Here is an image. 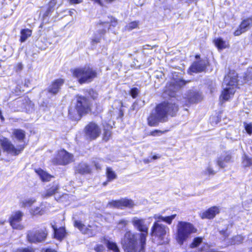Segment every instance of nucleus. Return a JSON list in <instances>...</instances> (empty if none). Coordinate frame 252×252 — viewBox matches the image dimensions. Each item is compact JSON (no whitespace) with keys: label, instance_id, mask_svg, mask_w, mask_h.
I'll return each mask as SVG.
<instances>
[{"label":"nucleus","instance_id":"nucleus-1","mask_svg":"<svg viewBox=\"0 0 252 252\" xmlns=\"http://www.w3.org/2000/svg\"><path fill=\"white\" fill-rule=\"evenodd\" d=\"M131 222L141 233H132L127 231V252H144L148 227L145 220L134 217Z\"/></svg>","mask_w":252,"mask_h":252},{"label":"nucleus","instance_id":"nucleus-2","mask_svg":"<svg viewBox=\"0 0 252 252\" xmlns=\"http://www.w3.org/2000/svg\"><path fill=\"white\" fill-rule=\"evenodd\" d=\"M178 110V106L172 100L165 101L157 105L148 118L150 126H157L159 123L167 121L169 116H174Z\"/></svg>","mask_w":252,"mask_h":252},{"label":"nucleus","instance_id":"nucleus-3","mask_svg":"<svg viewBox=\"0 0 252 252\" xmlns=\"http://www.w3.org/2000/svg\"><path fill=\"white\" fill-rule=\"evenodd\" d=\"M237 73L234 71H230L224 78L222 83L223 91L221 98L224 100H227L234 94L237 86Z\"/></svg>","mask_w":252,"mask_h":252},{"label":"nucleus","instance_id":"nucleus-4","mask_svg":"<svg viewBox=\"0 0 252 252\" xmlns=\"http://www.w3.org/2000/svg\"><path fill=\"white\" fill-rule=\"evenodd\" d=\"M72 74L80 84L91 82L97 76L96 71L89 65L74 69Z\"/></svg>","mask_w":252,"mask_h":252},{"label":"nucleus","instance_id":"nucleus-5","mask_svg":"<svg viewBox=\"0 0 252 252\" xmlns=\"http://www.w3.org/2000/svg\"><path fill=\"white\" fill-rule=\"evenodd\" d=\"M196 229L190 223L179 221L177 226L176 239L180 245L183 244L192 233H195Z\"/></svg>","mask_w":252,"mask_h":252},{"label":"nucleus","instance_id":"nucleus-6","mask_svg":"<svg viewBox=\"0 0 252 252\" xmlns=\"http://www.w3.org/2000/svg\"><path fill=\"white\" fill-rule=\"evenodd\" d=\"M151 235L153 236L157 237L160 244L168 243V234L169 232V228L163 224L155 222L151 228Z\"/></svg>","mask_w":252,"mask_h":252},{"label":"nucleus","instance_id":"nucleus-7","mask_svg":"<svg viewBox=\"0 0 252 252\" xmlns=\"http://www.w3.org/2000/svg\"><path fill=\"white\" fill-rule=\"evenodd\" d=\"M0 144L3 151L13 156L18 155L25 148L24 144H20L15 147L8 138L3 137L0 139Z\"/></svg>","mask_w":252,"mask_h":252},{"label":"nucleus","instance_id":"nucleus-8","mask_svg":"<svg viewBox=\"0 0 252 252\" xmlns=\"http://www.w3.org/2000/svg\"><path fill=\"white\" fill-rule=\"evenodd\" d=\"M47 235V232L45 229H33L28 232L27 238L30 243H37L44 241Z\"/></svg>","mask_w":252,"mask_h":252},{"label":"nucleus","instance_id":"nucleus-9","mask_svg":"<svg viewBox=\"0 0 252 252\" xmlns=\"http://www.w3.org/2000/svg\"><path fill=\"white\" fill-rule=\"evenodd\" d=\"M74 226L78 228L82 233L87 235L89 237L95 235L98 232V227L95 225H88L86 226L80 221L76 220Z\"/></svg>","mask_w":252,"mask_h":252},{"label":"nucleus","instance_id":"nucleus-10","mask_svg":"<svg viewBox=\"0 0 252 252\" xmlns=\"http://www.w3.org/2000/svg\"><path fill=\"white\" fill-rule=\"evenodd\" d=\"M187 82L181 79H174L169 84H167L165 93L170 96H174V93L184 86Z\"/></svg>","mask_w":252,"mask_h":252},{"label":"nucleus","instance_id":"nucleus-11","mask_svg":"<svg viewBox=\"0 0 252 252\" xmlns=\"http://www.w3.org/2000/svg\"><path fill=\"white\" fill-rule=\"evenodd\" d=\"M75 109L79 115L88 113L90 110V102L88 99L84 96H77Z\"/></svg>","mask_w":252,"mask_h":252},{"label":"nucleus","instance_id":"nucleus-12","mask_svg":"<svg viewBox=\"0 0 252 252\" xmlns=\"http://www.w3.org/2000/svg\"><path fill=\"white\" fill-rule=\"evenodd\" d=\"M72 158L73 156L71 154L63 150L59 152L53 162L54 164L65 165L72 161Z\"/></svg>","mask_w":252,"mask_h":252},{"label":"nucleus","instance_id":"nucleus-13","mask_svg":"<svg viewBox=\"0 0 252 252\" xmlns=\"http://www.w3.org/2000/svg\"><path fill=\"white\" fill-rule=\"evenodd\" d=\"M100 133V128L95 123H90L85 127L86 136L91 140L97 138Z\"/></svg>","mask_w":252,"mask_h":252},{"label":"nucleus","instance_id":"nucleus-14","mask_svg":"<svg viewBox=\"0 0 252 252\" xmlns=\"http://www.w3.org/2000/svg\"><path fill=\"white\" fill-rule=\"evenodd\" d=\"M23 215V213L20 211H17L12 213L10 217L9 222L13 228L17 229L23 228V226L21 224Z\"/></svg>","mask_w":252,"mask_h":252},{"label":"nucleus","instance_id":"nucleus-15","mask_svg":"<svg viewBox=\"0 0 252 252\" xmlns=\"http://www.w3.org/2000/svg\"><path fill=\"white\" fill-rule=\"evenodd\" d=\"M185 99H186V105H190L197 103L202 99V94L199 92L194 90H190L186 94Z\"/></svg>","mask_w":252,"mask_h":252},{"label":"nucleus","instance_id":"nucleus-16","mask_svg":"<svg viewBox=\"0 0 252 252\" xmlns=\"http://www.w3.org/2000/svg\"><path fill=\"white\" fill-rule=\"evenodd\" d=\"M252 26V17L244 20L241 23L239 27L234 32L235 36L240 35L242 33L247 31Z\"/></svg>","mask_w":252,"mask_h":252},{"label":"nucleus","instance_id":"nucleus-17","mask_svg":"<svg viewBox=\"0 0 252 252\" xmlns=\"http://www.w3.org/2000/svg\"><path fill=\"white\" fill-rule=\"evenodd\" d=\"M64 81L58 79L53 81L47 89V92L53 95L56 94L60 91L61 86L63 84Z\"/></svg>","mask_w":252,"mask_h":252},{"label":"nucleus","instance_id":"nucleus-18","mask_svg":"<svg viewBox=\"0 0 252 252\" xmlns=\"http://www.w3.org/2000/svg\"><path fill=\"white\" fill-rule=\"evenodd\" d=\"M231 158L232 157L229 153H224L218 157L217 159V164L220 168H224L227 164L231 161Z\"/></svg>","mask_w":252,"mask_h":252},{"label":"nucleus","instance_id":"nucleus-19","mask_svg":"<svg viewBox=\"0 0 252 252\" xmlns=\"http://www.w3.org/2000/svg\"><path fill=\"white\" fill-rule=\"evenodd\" d=\"M219 212V208L216 206H214L200 214V217L203 219H211L214 218Z\"/></svg>","mask_w":252,"mask_h":252},{"label":"nucleus","instance_id":"nucleus-20","mask_svg":"<svg viewBox=\"0 0 252 252\" xmlns=\"http://www.w3.org/2000/svg\"><path fill=\"white\" fill-rule=\"evenodd\" d=\"M108 20L99 23V28L100 29L101 26H104V28L101 30V33L103 34L107 31L109 29V27L112 26L115 27L117 24V21L116 19L112 17H108Z\"/></svg>","mask_w":252,"mask_h":252},{"label":"nucleus","instance_id":"nucleus-21","mask_svg":"<svg viewBox=\"0 0 252 252\" xmlns=\"http://www.w3.org/2000/svg\"><path fill=\"white\" fill-rule=\"evenodd\" d=\"M205 64L203 61H200L194 62L190 67L189 70L194 73L200 72L204 70Z\"/></svg>","mask_w":252,"mask_h":252},{"label":"nucleus","instance_id":"nucleus-22","mask_svg":"<svg viewBox=\"0 0 252 252\" xmlns=\"http://www.w3.org/2000/svg\"><path fill=\"white\" fill-rule=\"evenodd\" d=\"M91 172V168L86 163H80L75 167V173L81 174H89Z\"/></svg>","mask_w":252,"mask_h":252},{"label":"nucleus","instance_id":"nucleus-23","mask_svg":"<svg viewBox=\"0 0 252 252\" xmlns=\"http://www.w3.org/2000/svg\"><path fill=\"white\" fill-rule=\"evenodd\" d=\"M126 206V200L125 199L109 201L107 207L109 208H117L122 209Z\"/></svg>","mask_w":252,"mask_h":252},{"label":"nucleus","instance_id":"nucleus-24","mask_svg":"<svg viewBox=\"0 0 252 252\" xmlns=\"http://www.w3.org/2000/svg\"><path fill=\"white\" fill-rule=\"evenodd\" d=\"M214 42L216 46L218 48V50H221L229 47V43L228 42L223 40L221 38H218L214 40Z\"/></svg>","mask_w":252,"mask_h":252},{"label":"nucleus","instance_id":"nucleus-25","mask_svg":"<svg viewBox=\"0 0 252 252\" xmlns=\"http://www.w3.org/2000/svg\"><path fill=\"white\" fill-rule=\"evenodd\" d=\"M59 187L57 184H54L51 187L46 190L45 192L42 193L43 197H49L58 192Z\"/></svg>","mask_w":252,"mask_h":252},{"label":"nucleus","instance_id":"nucleus-26","mask_svg":"<svg viewBox=\"0 0 252 252\" xmlns=\"http://www.w3.org/2000/svg\"><path fill=\"white\" fill-rule=\"evenodd\" d=\"M57 4V0H51L48 4V7L47 10L43 14V17L45 19L46 17L50 15L54 10V7Z\"/></svg>","mask_w":252,"mask_h":252},{"label":"nucleus","instance_id":"nucleus-27","mask_svg":"<svg viewBox=\"0 0 252 252\" xmlns=\"http://www.w3.org/2000/svg\"><path fill=\"white\" fill-rule=\"evenodd\" d=\"M54 231L55 237L58 240H61L65 236V229L63 227H60L59 229H57L54 226L52 225Z\"/></svg>","mask_w":252,"mask_h":252},{"label":"nucleus","instance_id":"nucleus-28","mask_svg":"<svg viewBox=\"0 0 252 252\" xmlns=\"http://www.w3.org/2000/svg\"><path fill=\"white\" fill-rule=\"evenodd\" d=\"M104 244L108 249L112 250L114 252H119V249L115 243L104 238Z\"/></svg>","mask_w":252,"mask_h":252},{"label":"nucleus","instance_id":"nucleus-29","mask_svg":"<svg viewBox=\"0 0 252 252\" xmlns=\"http://www.w3.org/2000/svg\"><path fill=\"white\" fill-rule=\"evenodd\" d=\"M104 244L108 249L112 250L114 252H119V249L115 243L104 238Z\"/></svg>","mask_w":252,"mask_h":252},{"label":"nucleus","instance_id":"nucleus-30","mask_svg":"<svg viewBox=\"0 0 252 252\" xmlns=\"http://www.w3.org/2000/svg\"><path fill=\"white\" fill-rule=\"evenodd\" d=\"M13 134L19 141H23L25 138V132L20 129H13Z\"/></svg>","mask_w":252,"mask_h":252},{"label":"nucleus","instance_id":"nucleus-31","mask_svg":"<svg viewBox=\"0 0 252 252\" xmlns=\"http://www.w3.org/2000/svg\"><path fill=\"white\" fill-rule=\"evenodd\" d=\"M20 41L21 42H25L28 37H30L32 34V31L28 29H23L21 31Z\"/></svg>","mask_w":252,"mask_h":252},{"label":"nucleus","instance_id":"nucleus-32","mask_svg":"<svg viewBox=\"0 0 252 252\" xmlns=\"http://www.w3.org/2000/svg\"><path fill=\"white\" fill-rule=\"evenodd\" d=\"M36 172L43 181H49L52 177L50 175L42 169H38Z\"/></svg>","mask_w":252,"mask_h":252},{"label":"nucleus","instance_id":"nucleus-33","mask_svg":"<svg viewBox=\"0 0 252 252\" xmlns=\"http://www.w3.org/2000/svg\"><path fill=\"white\" fill-rule=\"evenodd\" d=\"M35 201L36 200L34 198L25 199L21 201L20 205L21 207H30Z\"/></svg>","mask_w":252,"mask_h":252},{"label":"nucleus","instance_id":"nucleus-34","mask_svg":"<svg viewBox=\"0 0 252 252\" xmlns=\"http://www.w3.org/2000/svg\"><path fill=\"white\" fill-rule=\"evenodd\" d=\"M106 175L108 181H111L112 180L116 179V174L115 172L113 171L111 168L107 167L106 169Z\"/></svg>","mask_w":252,"mask_h":252},{"label":"nucleus","instance_id":"nucleus-35","mask_svg":"<svg viewBox=\"0 0 252 252\" xmlns=\"http://www.w3.org/2000/svg\"><path fill=\"white\" fill-rule=\"evenodd\" d=\"M244 240V237L241 235H237L235 237H233L232 238L231 244L235 245V244H239L243 242Z\"/></svg>","mask_w":252,"mask_h":252},{"label":"nucleus","instance_id":"nucleus-36","mask_svg":"<svg viewBox=\"0 0 252 252\" xmlns=\"http://www.w3.org/2000/svg\"><path fill=\"white\" fill-rule=\"evenodd\" d=\"M242 164L245 167L252 165V158L245 156L243 158Z\"/></svg>","mask_w":252,"mask_h":252},{"label":"nucleus","instance_id":"nucleus-37","mask_svg":"<svg viewBox=\"0 0 252 252\" xmlns=\"http://www.w3.org/2000/svg\"><path fill=\"white\" fill-rule=\"evenodd\" d=\"M203 173L205 175H214L216 172L213 170L212 164L209 163L206 169L203 171Z\"/></svg>","mask_w":252,"mask_h":252},{"label":"nucleus","instance_id":"nucleus-38","mask_svg":"<svg viewBox=\"0 0 252 252\" xmlns=\"http://www.w3.org/2000/svg\"><path fill=\"white\" fill-rule=\"evenodd\" d=\"M30 213L33 215H41L43 214V211L40 207H36L34 209H32L30 210Z\"/></svg>","mask_w":252,"mask_h":252},{"label":"nucleus","instance_id":"nucleus-39","mask_svg":"<svg viewBox=\"0 0 252 252\" xmlns=\"http://www.w3.org/2000/svg\"><path fill=\"white\" fill-rule=\"evenodd\" d=\"M202 242V239L200 237L195 238L193 242L190 244V247L192 248L197 247Z\"/></svg>","mask_w":252,"mask_h":252},{"label":"nucleus","instance_id":"nucleus-40","mask_svg":"<svg viewBox=\"0 0 252 252\" xmlns=\"http://www.w3.org/2000/svg\"><path fill=\"white\" fill-rule=\"evenodd\" d=\"M111 135V132L110 129L104 128L103 133V140L107 141H108Z\"/></svg>","mask_w":252,"mask_h":252},{"label":"nucleus","instance_id":"nucleus-41","mask_svg":"<svg viewBox=\"0 0 252 252\" xmlns=\"http://www.w3.org/2000/svg\"><path fill=\"white\" fill-rule=\"evenodd\" d=\"M139 93V91L137 88H133L131 89L129 92L130 95L133 98H136Z\"/></svg>","mask_w":252,"mask_h":252},{"label":"nucleus","instance_id":"nucleus-42","mask_svg":"<svg viewBox=\"0 0 252 252\" xmlns=\"http://www.w3.org/2000/svg\"><path fill=\"white\" fill-rule=\"evenodd\" d=\"M176 216V215H172L170 216L164 217L163 221L170 224L171 223L172 220L175 219Z\"/></svg>","mask_w":252,"mask_h":252},{"label":"nucleus","instance_id":"nucleus-43","mask_svg":"<svg viewBox=\"0 0 252 252\" xmlns=\"http://www.w3.org/2000/svg\"><path fill=\"white\" fill-rule=\"evenodd\" d=\"M138 23L136 21L132 22L128 24L127 26V29L129 30H132L138 27Z\"/></svg>","mask_w":252,"mask_h":252},{"label":"nucleus","instance_id":"nucleus-44","mask_svg":"<svg viewBox=\"0 0 252 252\" xmlns=\"http://www.w3.org/2000/svg\"><path fill=\"white\" fill-rule=\"evenodd\" d=\"M244 126L245 127V129L247 132L249 133H252V124H247L245 123Z\"/></svg>","mask_w":252,"mask_h":252},{"label":"nucleus","instance_id":"nucleus-45","mask_svg":"<svg viewBox=\"0 0 252 252\" xmlns=\"http://www.w3.org/2000/svg\"><path fill=\"white\" fill-rule=\"evenodd\" d=\"M15 252H34L32 248L18 249Z\"/></svg>","mask_w":252,"mask_h":252},{"label":"nucleus","instance_id":"nucleus-46","mask_svg":"<svg viewBox=\"0 0 252 252\" xmlns=\"http://www.w3.org/2000/svg\"><path fill=\"white\" fill-rule=\"evenodd\" d=\"M104 249V247L102 245H97L94 248L96 252H103Z\"/></svg>","mask_w":252,"mask_h":252},{"label":"nucleus","instance_id":"nucleus-47","mask_svg":"<svg viewBox=\"0 0 252 252\" xmlns=\"http://www.w3.org/2000/svg\"><path fill=\"white\" fill-rule=\"evenodd\" d=\"M136 204L131 199H127V208H133Z\"/></svg>","mask_w":252,"mask_h":252},{"label":"nucleus","instance_id":"nucleus-48","mask_svg":"<svg viewBox=\"0 0 252 252\" xmlns=\"http://www.w3.org/2000/svg\"><path fill=\"white\" fill-rule=\"evenodd\" d=\"M153 218L156 220H157V221L158 222V221L160 220H161L163 221V218L164 217H162V216L161 215H159L158 214H156L154 216Z\"/></svg>","mask_w":252,"mask_h":252},{"label":"nucleus","instance_id":"nucleus-49","mask_svg":"<svg viewBox=\"0 0 252 252\" xmlns=\"http://www.w3.org/2000/svg\"><path fill=\"white\" fill-rule=\"evenodd\" d=\"M247 77L248 79H252V68H250L247 73Z\"/></svg>","mask_w":252,"mask_h":252},{"label":"nucleus","instance_id":"nucleus-50","mask_svg":"<svg viewBox=\"0 0 252 252\" xmlns=\"http://www.w3.org/2000/svg\"><path fill=\"white\" fill-rule=\"evenodd\" d=\"M70 4H77L81 3L82 1L81 0H68Z\"/></svg>","mask_w":252,"mask_h":252},{"label":"nucleus","instance_id":"nucleus-51","mask_svg":"<svg viewBox=\"0 0 252 252\" xmlns=\"http://www.w3.org/2000/svg\"><path fill=\"white\" fill-rule=\"evenodd\" d=\"M124 226L126 225V222L125 220H122L121 221H120L119 222V223L118 224V227L119 228V229H122L123 228V226L121 227V225H123Z\"/></svg>","mask_w":252,"mask_h":252},{"label":"nucleus","instance_id":"nucleus-52","mask_svg":"<svg viewBox=\"0 0 252 252\" xmlns=\"http://www.w3.org/2000/svg\"><path fill=\"white\" fill-rule=\"evenodd\" d=\"M100 39L97 37H95L92 39V44L97 43L99 42Z\"/></svg>","mask_w":252,"mask_h":252},{"label":"nucleus","instance_id":"nucleus-53","mask_svg":"<svg viewBox=\"0 0 252 252\" xmlns=\"http://www.w3.org/2000/svg\"><path fill=\"white\" fill-rule=\"evenodd\" d=\"M94 165L96 169H100L101 168V166L98 162H94Z\"/></svg>","mask_w":252,"mask_h":252},{"label":"nucleus","instance_id":"nucleus-54","mask_svg":"<svg viewBox=\"0 0 252 252\" xmlns=\"http://www.w3.org/2000/svg\"><path fill=\"white\" fill-rule=\"evenodd\" d=\"M162 132L161 131H159V130H155V131H152L151 132V135H153V136H156L157 135V134L158 133H161Z\"/></svg>","mask_w":252,"mask_h":252},{"label":"nucleus","instance_id":"nucleus-55","mask_svg":"<svg viewBox=\"0 0 252 252\" xmlns=\"http://www.w3.org/2000/svg\"><path fill=\"white\" fill-rule=\"evenodd\" d=\"M220 234L223 235L225 237H226L228 236V234L226 232V231H221L220 232Z\"/></svg>","mask_w":252,"mask_h":252},{"label":"nucleus","instance_id":"nucleus-56","mask_svg":"<svg viewBox=\"0 0 252 252\" xmlns=\"http://www.w3.org/2000/svg\"><path fill=\"white\" fill-rule=\"evenodd\" d=\"M45 252H57L54 249H52L51 248H48L46 250Z\"/></svg>","mask_w":252,"mask_h":252},{"label":"nucleus","instance_id":"nucleus-57","mask_svg":"<svg viewBox=\"0 0 252 252\" xmlns=\"http://www.w3.org/2000/svg\"><path fill=\"white\" fill-rule=\"evenodd\" d=\"M91 92H93V95H92L93 98H95V97H96V96H97V94H96V93L94 92V91L92 90V91H90V94H91Z\"/></svg>","mask_w":252,"mask_h":252},{"label":"nucleus","instance_id":"nucleus-58","mask_svg":"<svg viewBox=\"0 0 252 252\" xmlns=\"http://www.w3.org/2000/svg\"><path fill=\"white\" fill-rule=\"evenodd\" d=\"M22 64L21 63H19L17 64L18 69L21 70L22 69Z\"/></svg>","mask_w":252,"mask_h":252},{"label":"nucleus","instance_id":"nucleus-59","mask_svg":"<svg viewBox=\"0 0 252 252\" xmlns=\"http://www.w3.org/2000/svg\"><path fill=\"white\" fill-rule=\"evenodd\" d=\"M160 157L159 156H156V155H155L152 158V159H158Z\"/></svg>","mask_w":252,"mask_h":252},{"label":"nucleus","instance_id":"nucleus-60","mask_svg":"<svg viewBox=\"0 0 252 252\" xmlns=\"http://www.w3.org/2000/svg\"><path fill=\"white\" fill-rule=\"evenodd\" d=\"M0 119L1 120V121H4V118L3 117V116L2 115V113H1V111L0 110Z\"/></svg>","mask_w":252,"mask_h":252},{"label":"nucleus","instance_id":"nucleus-61","mask_svg":"<svg viewBox=\"0 0 252 252\" xmlns=\"http://www.w3.org/2000/svg\"><path fill=\"white\" fill-rule=\"evenodd\" d=\"M144 162L145 163H147L150 162V160L149 159H145L144 160Z\"/></svg>","mask_w":252,"mask_h":252},{"label":"nucleus","instance_id":"nucleus-62","mask_svg":"<svg viewBox=\"0 0 252 252\" xmlns=\"http://www.w3.org/2000/svg\"><path fill=\"white\" fill-rule=\"evenodd\" d=\"M105 0L107 2H111L113 1H114V0Z\"/></svg>","mask_w":252,"mask_h":252},{"label":"nucleus","instance_id":"nucleus-63","mask_svg":"<svg viewBox=\"0 0 252 252\" xmlns=\"http://www.w3.org/2000/svg\"><path fill=\"white\" fill-rule=\"evenodd\" d=\"M199 58V56L196 55V58Z\"/></svg>","mask_w":252,"mask_h":252},{"label":"nucleus","instance_id":"nucleus-64","mask_svg":"<svg viewBox=\"0 0 252 252\" xmlns=\"http://www.w3.org/2000/svg\"><path fill=\"white\" fill-rule=\"evenodd\" d=\"M250 252H252V249L251 250Z\"/></svg>","mask_w":252,"mask_h":252}]
</instances>
